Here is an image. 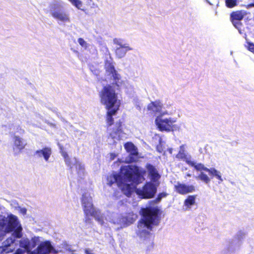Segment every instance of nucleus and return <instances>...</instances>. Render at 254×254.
Here are the masks:
<instances>
[{
	"label": "nucleus",
	"instance_id": "nucleus-16",
	"mask_svg": "<svg viewBox=\"0 0 254 254\" xmlns=\"http://www.w3.org/2000/svg\"><path fill=\"white\" fill-rule=\"evenodd\" d=\"M65 163L67 165H69L72 164V166L70 168L72 169L75 170L77 173L80 177H82L84 174V168L81 164L77 161V160H66Z\"/></svg>",
	"mask_w": 254,
	"mask_h": 254
},
{
	"label": "nucleus",
	"instance_id": "nucleus-37",
	"mask_svg": "<svg viewBox=\"0 0 254 254\" xmlns=\"http://www.w3.org/2000/svg\"><path fill=\"white\" fill-rule=\"evenodd\" d=\"M22 132L23 133L24 132V130L23 129L22 130Z\"/></svg>",
	"mask_w": 254,
	"mask_h": 254
},
{
	"label": "nucleus",
	"instance_id": "nucleus-10",
	"mask_svg": "<svg viewBox=\"0 0 254 254\" xmlns=\"http://www.w3.org/2000/svg\"><path fill=\"white\" fill-rule=\"evenodd\" d=\"M123 125V122L121 120L117 121L114 127L108 129V138H111L114 141L121 140L122 135L125 134Z\"/></svg>",
	"mask_w": 254,
	"mask_h": 254
},
{
	"label": "nucleus",
	"instance_id": "nucleus-6",
	"mask_svg": "<svg viewBox=\"0 0 254 254\" xmlns=\"http://www.w3.org/2000/svg\"><path fill=\"white\" fill-rule=\"evenodd\" d=\"M100 101L106 109H111L118 105H120L118 93L115 88L110 84L104 86L99 93Z\"/></svg>",
	"mask_w": 254,
	"mask_h": 254
},
{
	"label": "nucleus",
	"instance_id": "nucleus-17",
	"mask_svg": "<svg viewBox=\"0 0 254 254\" xmlns=\"http://www.w3.org/2000/svg\"><path fill=\"white\" fill-rule=\"evenodd\" d=\"M176 191L180 194H185L188 193L193 192L194 190V187L192 186L186 185L178 183L175 186Z\"/></svg>",
	"mask_w": 254,
	"mask_h": 254
},
{
	"label": "nucleus",
	"instance_id": "nucleus-25",
	"mask_svg": "<svg viewBox=\"0 0 254 254\" xmlns=\"http://www.w3.org/2000/svg\"><path fill=\"white\" fill-rule=\"evenodd\" d=\"M200 171V174L196 178L200 179L206 184L209 183L210 181V179L207 176V175L204 174L203 172H202V171Z\"/></svg>",
	"mask_w": 254,
	"mask_h": 254
},
{
	"label": "nucleus",
	"instance_id": "nucleus-19",
	"mask_svg": "<svg viewBox=\"0 0 254 254\" xmlns=\"http://www.w3.org/2000/svg\"><path fill=\"white\" fill-rule=\"evenodd\" d=\"M120 105H118L115 108L111 109H107L108 110L106 114V121L108 127H111L114 124L113 116L115 115L119 110Z\"/></svg>",
	"mask_w": 254,
	"mask_h": 254
},
{
	"label": "nucleus",
	"instance_id": "nucleus-31",
	"mask_svg": "<svg viewBox=\"0 0 254 254\" xmlns=\"http://www.w3.org/2000/svg\"><path fill=\"white\" fill-rule=\"evenodd\" d=\"M166 195L167 194L165 193H160L158 195V197L157 198V200L160 201L163 197H165L166 196Z\"/></svg>",
	"mask_w": 254,
	"mask_h": 254
},
{
	"label": "nucleus",
	"instance_id": "nucleus-24",
	"mask_svg": "<svg viewBox=\"0 0 254 254\" xmlns=\"http://www.w3.org/2000/svg\"><path fill=\"white\" fill-rule=\"evenodd\" d=\"M225 5L227 7L232 8L238 4V0H225Z\"/></svg>",
	"mask_w": 254,
	"mask_h": 254
},
{
	"label": "nucleus",
	"instance_id": "nucleus-13",
	"mask_svg": "<svg viewBox=\"0 0 254 254\" xmlns=\"http://www.w3.org/2000/svg\"><path fill=\"white\" fill-rule=\"evenodd\" d=\"M124 147L127 152L128 153L129 159H139L142 158L139 152L137 147L130 141L124 144Z\"/></svg>",
	"mask_w": 254,
	"mask_h": 254
},
{
	"label": "nucleus",
	"instance_id": "nucleus-15",
	"mask_svg": "<svg viewBox=\"0 0 254 254\" xmlns=\"http://www.w3.org/2000/svg\"><path fill=\"white\" fill-rule=\"evenodd\" d=\"M163 104L160 100H155L151 102L147 106V109L150 111V114L155 116L162 111Z\"/></svg>",
	"mask_w": 254,
	"mask_h": 254
},
{
	"label": "nucleus",
	"instance_id": "nucleus-23",
	"mask_svg": "<svg viewBox=\"0 0 254 254\" xmlns=\"http://www.w3.org/2000/svg\"><path fill=\"white\" fill-rule=\"evenodd\" d=\"M196 196L189 195L184 201V207L186 210H190L195 204Z\"/></svg>",
	"mask_w": 254,
	"mask_h": 254
},
{
	"label": "nucleus",
	"instance_id": "nucleus-7",
	"mask_svg": "<svg viewBox=\"0 0 254 254\" xmlns=\"http://www.w3.org/2000/svg\"><path fill=\"white\" fill-rule=\"evenodd\" d=\"M32 254H57L56 250L49 241H45L42 237L34 236L30 240Z\"/></svg>",
	"mask_w": 254,
	"mask_h": 254
},
{
	"label": "nucleus",
	"instance_id": "nucleus-9",
	"mask_svg": "<svg viewBox=\"0 0 254 254\" xmlns=\"http://www.w3.org/2000/svg\"><path fill=\"white\" fill-rule=\"evenodd\" d=\"M247 14V11L244 10L233 11L230 14V21L240 33H242V28L243 27V24L241 21Z\"/></svg>",
	"mask_w": 254,
	"mask_h": 254
},
{
	"label": "nucleus",
	"instance_id": "nucleus-12",
	"mask_svg": "<svg viewBox=\"0 0 254 254\" xmlns=\"http://www.w3.org/2000/svg\"><path fill=\"white\" fill-rule=\"evenodd\" d=\"M188 163L194 166L195 169L198 171H205L208 172L209 175L216 177L219 180V183H221L223 181V179L221 177L220 172L214 168L207 169L201 164H196L191 161V160H187Z\"/></svg>",
	"mask_w": 254,
	"mask_h": 254
},
{
	"label": "nucleus",
	"instance_id": "nucleus-4",
	"mask_svg": "<svg viewBox=\"0 0 254 254\" xmlns=\"http://www.w3.org/2000/svg\"><path fill=\"white\" fill-rule=\"evenodd\" d=\"M159 212V209L156 206L141 209L142 217L138 223L137 230V234L140 238L145 240L150 238L149 232L152 225L158 223Z\"/></svg>",
	"mask_w": 254,
	"mask_h": 254
},
{
	"label": "nucleus",
	"instance_id": "nucleus-21",
	"mask_svg": "<svg viewBox=\"0 0 254 254\" xmlns=\"http://www.w3.org/2000/svg\"><path fill=\"white\" fill-rule=\"evenodd\" d=\"M132 50L129 46H124L122 47H117L115 51L116 56L119 59L124 57L127 52Z\"/></svg>",
	"mask_w": 254,
	"mask_h": 254
},
{
	"label": "nucleus",
	"instance_id": "nucleus-28",
	"mask_svg": "<svg viewBox=\"0 0 254 254\" xmlns=\"http://www.w3.org/2000/svg\"><path fill=\"white\" fill-rule=\"evenodd\" d=\"M173 149L172 148H169L167 150L164 151L163 155L166 157H171L173 156Z\"/></svg>",
	"mask_w": 254,
	"mask_h": 254
},
{
	"label": "nucleus",
	"instance_id": "nucleus-14",
	"mask_svg": "<svg viewBox=\"0 0 254 254\" xmlns=\"http://www.w3.org/2000/svg\"><path fill=\"white\" fill-rule=\"evenodd\" d=\"M105 68L107 72L112 75L115 84L118 85V83L121 79V76L116 70L112 61L107 60L105 61Z\"/></svg>",
	"mask_w": 254,
	"mask_h": 254
},
{
	"label": "nucleus",
	"instance_id": "nucleus-30",
	"mask_svg": "<svg viewBox=\"0 0 254 254\" xmlns=\"http://www.w3.org/2000/svg\"><path fill=\"white\" fill-rule=\"evenodd\" d=\"M247 48L249 51L254 54V44L252 42H248Z\"/></svg>",
	"mask_w": 254,
	"mask_h": 254
},
{
	"label": "nucleus",
	"instance_id": "nucleus-3",
	"mask_svg": "<svg viewBox=\"0 0 254 254\" xmlns=\"http://www.w3.org/2000/svg\"><path fill=\"white\" fill-rule=\"evenodd\" d=\"M81 201L85 213L87 215L94 216L101 225L104 224L105 220L115 224L120 225L121 227H125L133 223L137 217L134 214H132L131 217H129V216H123L121 214L114 212H108L106 214L102 213L100 210H96L93 207L92 196L89 192L83 194Z\"/></svg>",
	"mask_w": 254,
	"mask_h": 254
},
{
	"label": "nucleus",
	"instance_id": "nucleus-2",
	"mask_svg": "<svg viewBox=\"0 0 254 254\" xmlns=\"http://www.w3.org/2000/svg\"><path fill=\"white\" fill-rule=\"evenodd\" d=\"M107 184L111 186L116 183L123 193L129 196L136 186L144 180L139 168L134 166H125L121 168L119 174L113 173L107 178Z\"/></svg>",
	"mask_w": 254,
	"mask_h": 254
},
{
	"label": "nucleus",
	"instance_id": "nucleus-22",
	"mask_svg": "<svg viewBox=\"0 0 254 254\" xmlns=\"http://www.w3.org/2000/svg\"><path fill=\"white\" fill-rule=\"evenodd\" d=\"M176 157L177 159H189L190 157L186 149V145L182 144L179 147L178 153Z\"/></svg>",
	"mask_w": 254,
	"mask_h": 254
},
{
	"label": "nucleus",
	"instance_id": "nucleus-8",
	"mask_svg": "<svg viewBox=\"0 0 254 254\" xmlns=\"http://www.w3.org/2000/svg\"><path fill=\"white\" fill-rule=\"evenodd\" d=\"M49 7L51 14L55 19L62 22L69 21V15L62 9V6L60 4L53 3Z\"/></svg>",
	"mask_w": 254,
	"mask_h": 254
},
{
	"label": "nucleus",
	"instance_id": "nucleus-35",
	"mask_svg": "<svg viewBox=\"0 0 254 254\" xmlns=\"http://www.w3.org/2000/svg\"><path fill=\"white\" fill-rule=\"evenodd\" d=\"M240 245H241V242H240V241H239L238 242L237 247H239V246H240Z\"/></svg>",
	"mask_w": 254,
	"mask_h": 254
},
{
	"label": "nucleus",
	"instance_id": "nucleus-34",
	"mask_svg": "<svg viewBox=\"0 0 254 254\" xmlns=\"http://www.w3.org/2000/svg\"><path fill=\"white\" fill-rule=\"evenodd\" d=\"M63 155L64 159H66L68 157V155L66 152H63Z\"/></svg>",
	"mask_w": 254,
	"mask_h": 254
},
{
	"label": "nucleus",
	"instance_id": "nucleus-26",
	"mask_svg": "<svg viewBox=\"0 0 254 254\" xmlns=\"http://www.w3.org/2000/svg\"><path fill=\"white\" fill-rule=\"evenodd\" d=\"M113 43L116 45L118 46V47H122L124 46H129L128 44H123V40L118 38H114L113 39Z\"/></svg>",
	"mask_w": 254,
	"mask_h": 254
},
{
	"label": "nucleus",
	"instance_id": "nucleus-38",
	"mask_svg": "<svg viewBox=\"0 0 254 254\" xmlns=\"http://www.w3.org/2000/svg\"><path fill=\"white\" fill-rule=\"evenodd\" d=\"M253 6H254V3L252 4Z\"/></svg>",
	"mask_w": 254,
	"mask_h": 254
},
{
	"label": "nucleus",
	"instance_id": "nucleus-18",
	"mask_svg": "<svg viewBox=\"0 0 254 254\" xmlns=\"http://www.w3.org/2000/svg\"><path fill=\"white\" fill-rule=\"evenodd\" d=\"M27 143L19 136H13V150L16 149L18 153H21L25 149Z\"/></svg>",
	"mask_w": 254,
	"mask_h": 254
},
{
	"label": "nucleus",
	"instance_id": "nucleus-27",
	"mask_svg": "<svg viewBox=\"0 0 254 254\" xmlns=\"http://www.w3.org/2000/svg\"><path fill=\"white\" fill-rule=\"evenodd\" d=\"M73 5H74L77 8L81 9V7L82 6V3L81 1L80 0H68Z\"/></svg>",
	"mask_w": 254,
	"mask_h": 254
},
{
	"label": "nucleus",
	"instance_id": "nucleus-33",
	"mask_svg": "<svg viewBox=\"0 0 254 254\" xmlns=\"http://www.w3.org/2000/svg\"><path fill=\"white\" fill-rule=\"evenodd\" d=\"M117 156L118 154L115 153H111L110 154V159H115Z\"/></svg>",
	"mask_w": 254,
	"mask_h": 254
},
{
	"label": "nucleus",
	"instance_id": "nucleus-11",
	"mask_svg": "<svg viewBox=\"0 0 254 254\" xmlns=\"http://www.w3.org/2000/svg\"><path fill=\"white\" fill-rule=\"evenodd\" d=\"M175 122L170 118L162 119L160 117H157L155 119V124L159 130L161 131L174 130L176 128V126L174 124Z\"/></svg>",
	"mask_w": 254,
	"mask_h": 254
},
{
	"label": "nucleus",
	"instance_id": "nucleus-20",
	"mask_svg": "<svg viewBox=\"0 0 254 254\" xmlns=\"http://www.w3.org/2000/svg\"><path fill=\"white\" fill-rule=\"evenodd\" d=\"M52 153V150L50 147H44L42 149L35 151V154L39 158L43 157L44 159H49Z\"/></svg>",
	"mask_w": 254,
	"mask_h": 254
},
{
	"label": "nucleus",
	"instance_id": "nucleus-1",
	"mask_svg": "<svg viewBox=\"0 0 254 254\" xmlns=\"http://www.w3.org/2000/svg\"><path fill=\"white\" fill-rule=\"evenodd\" d=\"M22 227L17 216L10 214L6 217L0 215V240L5 233L13 232L2 243L0 254H32L30 240L22 237Z\"/></svg>",
	"mask_w": 254,
	"mask_h": 254
},
{
	"label": "nucleus",
	"instance_id": "nucleus-32",
	"mask_svg": "<svg viewBox=\"0 0 254 254\" xmlns=\"http://www.w3.org/2000/svg\"><path fill=\"white\" fill-rule=\"evenodd\" d=\"M19 211L23 215H25L26 213L27 210L25 208L19 207Z\"/></svg>",
	"mask_w": 254,
	"mask_h": 254
},
{
	"label": "nucleus",
	"instance_id": "nucleus-5",
	"mask_svg": "<svg viewBox=\"0 0 254 254\" xmlns=\"http://www.w3.org/2000/svg\"><path fill=\"white\" fill-rule=\"evenodd\" d=\"M148 177L150 182L147 183L143 188L135 190V192L141 198H149L152 197L156 193L157 188L159 186L160 175L154 167L148 165L147 166Z\"/></svg>",
	"mask_w": 254,
	"mask_h": 254
},
{
	"label": "nucleus",
	"instance_id": "nucleus-29",
	"mask_svg": "<svg viewBox=\"0 0 254 254\" xmlns=\"http://www.w3.org/2000/svg\"><path fill=\"white\" fill-rule=\"evenodd\" d=\"M78 42L79 43V45L82 46V47H84L85 48H87L88 44L86 43V41H84V40L82 38H79L78 39Z\"/></svg>",
	"mask_w": 254,
	"mask_h": 254
},
{
	"label": "nucleus",
	"instance_id": "nucleus-36",
	"mask_svg": "<svg viewBox=\"0 0 254 254\" xmlns=\"http://www.w3.org/2000/svg\"><path fill=\"white\" fill-rule=\"evenodd\" d=\"M160 147H159V146H157V149L158 151L159 152H162V151H161V150H160V149H159V148H160Z\"/></svg>",
	"mask_w": 254,
	"mask_h": 254
}]
</instances>
